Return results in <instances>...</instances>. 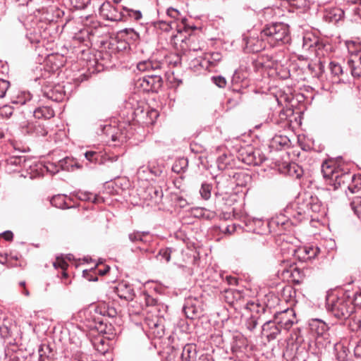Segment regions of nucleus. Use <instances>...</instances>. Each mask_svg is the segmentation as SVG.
Listing matches in <instances>:
<instances>
[{
  "mask_svg": "<svg viewBox=\"0 0 361 361\" xmlns=\"http://www.w3.org/2000/svg\"><path fill=\"white\" fill-rule=\"evenodd\" d=\"M327 310L340 320H349L348 325L353 331H357L361 327V320L353 316L355 307L349 295L343 294L336 299L327 300Z\"/></svg>",
  "mask_w": 361,
  "mask_h": 361,
  "instance_id": "nucleus-1",
  "label": "nucleus"
},
{
  "mask_svg": "<svg viewBox=\"0 0 361 361\" xmlns=\"http://www.w3.org/2000/svg\"><path fill=\"white\" fill-rule=\"evenodd\" d=\"M262 30V37L267 39L270 47L281 46L290 42L289 25L284 23L272 22L267 23Z\"/></svg>",
  "mask_w": 361,
  "mask_h": 361,
  "instance_id": "nucleus-2",
  "label": "nucleus"
},
{
  "mask_svg": "<svg viewBox=\"0 0 361 361\" xmlns=\"http://www.w3.org/2000/svg\"><path fill=\"white\" fill-rule=\"evenodd\" d=\"M298 211L293 212L291 209L289 215L297 221H301L310 212L319 213L322 209V203L317 196L312 195L310 193L305 194L304 197L298 203Z\"/></svg>",
  "mask_w": 361,
  "mask_h": 361,
  "instance_id": "nucleus-3",
  "label": "nucleus"
},
{
  "mask_svg": "<svg viewBox=\"0 0 361 361\" xmlns=\"http://www.w3.org/2000/svg\"><path fill=\"white\" fill-rule=\"evenodd\" d=\"M234 189L233 181L228 173L216 178V191L214 192L216 203L226 204Z\"/></svg>",
  "mask_w": 361,
  "mask_h": 361,
  "instance_id": "nucleus-4",
  "label": "nucleus"
},
{
  "mask_svg": "<svg viewBox=\"0 0 361 361\" xmlns=\"http://www.w3.org/2000/svg\"><path fill=\"white\" fill-rule=\"evenodd\" d=\"M244 50L247 53H257L264 49L268 44L267 39L262 37V30L257 33L252 32L249 36L243 38Z\"/></svg>",
  "mask_w": 361,
  "mask_h": 361,
  "instance_id": "nucleus-5",
  "label": "nucleus"
},
{
  "mask_svg": "<svg viewBox=\"0 0 361 361\" xmlns=\"http://www.w3.org/2000/svg\"><path fill=\"white\" fill-rule=\"evenodd\" d=\"M238 159L247 165L259 166L266 159L265 155L257 149L248 146L239 151Z\"/></svg>",
  "mask_w": 361,
  "mask_h": 361,
  "instance_id": "nucleus-6",
  "label": "nucleus"
},
{
  "mask_svg": "<svg viewBox=\"0 0 361 361\" xmlns=\"http://www.w3.org/2000/svg\"><path fill=\"white\" fill-rule=\"evenodd\" d=\"M36 100L33 99V96L28 92H22L16 97L13 99L9 104L4 105L1 109V114L6 118H10L13 113L15 106L13 105H24L28 102L34 103ZM33 104H32V105Z\"/></svg>",
  "mask_w": 361,
  "mask_h": 361,
  "instance_id": "nucleus-7",
  "label": "nucleus"
},
{
  "mask_svg": "<svg viewBox=\"0 0 361 361\" xmlns=\"http://www.w3.org/2000/svg\"><path fill=\"white\" fill-rule=\"evenodd\" d=\"M138 82L145 92H157L162 87L163 80L160 74L146 75Z\"/></svg>",
  "mask_w": 361,
  "mask_h": 361,
  "instance_id": "nucleus-8",
  "label": "nucleus"
},
{
  "mask_svg": "<svg viewBox=\"0 0 361 361\" xmlns=\"http://www.w3.org/2000/svg\"><path fill=\"white\" fill-rule=\"evenodd\" d=\"M274 318L279 326L286 330L290 329L296 322L295 313L291 308H287L283 311L276 312Z\"/></svg>",
  "mask_w": 361,
  "mask_h": 361,
  "instance_id": "nucleus-9",
  "label": "nucleus"
},
{
  "mask_svg": "<svg viewBox=\"0 0 361 361\" xmlns=\"http://www.w3.org/2000/svg\"><path fill=\"white\" fill-rule=\"evenodd\" d=\"M322 171L324 172V176L325 178H329L334 180L333 185L335 189L341 186L346 188V186L349 184L350 180H352V178L353 177V173H351L350 172H344L339 173V172L334 171L332 170L331 171V173L328 174L324 169Z\"/></svg>",
  "mask_w": 361,
  "mask_h": 361,
  "instance_id": "nucleus-10",
  "label": "nucleus"
},
{
  "mask_svg": "<svg viewBox=\"0 0 361 361\" xmlns=\"http://www.w3.org/2000/svg\"><path fill=\"white\" fill-rule=\"evenodd\" d=\"M33 99H35L36 101L33 103L32 105V102H28L27 104L30 106H32L33 108L30 110V112L33 114V116L35 118L41 119H49L54 116V111L49 106H44L41 105L40 104L35 107V103L39 102V100L37 99V98H35L33 97Z\"/></svg>",
  "mask_w": 361,
  "mask_h": 361,
  "instance_id": "nucleus-11",
  "label": "nucleus"
},
{
  "mask_svg": "<svg viewBox=\"0 0 361 361\" xmlns=\"http://www.w3.org/2000/svg\"><path fill=\"white\" fill-rule=\"evenodd\" d=\"M281 328L276 324V319L267 321L262 325V334L267 336L268 341L274 340L281 333Z\"/></svg>",
  "mask_w": 361,
  "mask_h": 361,
  "instance_id": "nucleus-12",
  "label": "nucleus"
},
{
  "mask_svg": "<svg viewBox=\"0 0 361 361\" xmlns=\"http://www.w3.org/2000/svg\"><path fill=\"white\" fill-rule=\"evenodd\" d=\"M233 181V185L245 187L251 182L252 177L243 171H236L228 173Z\"/></svg>",
  "mask_w": 361,
  "mask_h": 361,
  "instance_id": "nucleus-13",
  "label": "nucleus"
},
{
  "mask_svg": "<svg viewBox=\"0 0 361 361\" xmlns=\"http://www.w3.org/2000/svg\"><path fill=\"white\" fill-rule=\"evenodd\" d=\"M309 326L312 332L318 336H324L329 329V325L321 319H312L309 321Z\"/></svg>",
  "mask_w": 361,
  "mask_h": 361,
  "instance_id": "nucleus-14",
  "label": "nucleus"
},
{
  "mask_svg": "<svg viewBox=\"0 0 361 361\" xmlns=\"http://www.w3.org/2000/svg\"><path fill=\"white\" fill-rule=\"evenodd\" d=\"M101 9L102 11L109 9V13L106 15L107 20L112 22L123 21V10L118 11V9L110 3L103 4L101 6Z\"/></svg>",
  "mask_w": 361,
  "mask_h": 361,
  "instance_id": "nucleus-15",
  "label": "nucleus"
},
{
  "mask_svg": "<svg viewBox=\"0 0 361 361\" xmlns=\"http://www.w3.org/2000/svg\"><path fill=\"white\" fill-rule=\"evenodd\" d=\"M116 292L120 298L127 301L133 300L135 295L133 288L125 283H119L116 287Z\"/></svg>",
  "mask_w": 361,
  "mask_h": 361,
  "instance_id": "nucleus-16",
  "label": "nucleus"
},
{
  "mask_svg": "<svg viewBox=\"0 0 361 361\" xmlns=\"http://www.w3.org/2000/svg\"><path fill=\"white\" fill-rule=\"evenodd\" d=\"M268 224L259 219H247L245 221L246 231L256 233H263L266 229L262 226H267Z\"/></svg>",
  "mask_w": 361,
  "mask_h": 361,
  "instance_id": "nucleus-17",
  "label": "nucleus"
},
{
  "mask_svg": "<svg viewBox=\"0 0 361 361\" xmlns=\"http://www.w3.org/2000/svg\"><path fill=\"white\" fill-rule=\"evenodd\" d=\"M181 358L183 361H201L202 358L197 359L196 346L192 344H186L183 346Z\"/></svg>",
  "mask_w": 361,
  "mask_h": 361,
  "instance_id": "nucleus-18",
  "label": "nucleus"
},
{
  "mask_svg": "<svg viewBox=\"0 0 361 361\" xmlns=\"http://www.w3.org/2000/svg\"><path fill=\"white\" fill-rule=\"evenodd\" d=\"M147 197L146 199H150L154 204H159L161 202L164 192L160 186L151 185L147 188L146 190Z\"/></svg>",
  "mask_w": 361,
  "mask_h": 361,
  "instance_id": "nucleus-19",
  "label": "nucleus"
},
{
  "mask_svg": "<svg viewBox=\"0 0 361 361\" xmlns=\"http://www.w3.org/2000/svg\"><path fill=\"white\" fill-rule=\"evenodd\" d=\"M59 167L63 171H72L74 169H81L82 166L75 159L66 157L59 161Z\"/></svg>",
  "mask_w": 361,
  "mask_h": 361,
  "instance_id": "nucleus-20",
  "label": "nucleus"
},
{
  "mask_svg": "<svg viewBox=\"0 0 361 361\" xmlns=\"http://www.w3.org/2000/svg\"><path fill=\"white\" fill-rule=\"evenodd\" d=\"M85 159L87 161V162L85 164V166L90 169L93 168V166L92 164H101L102 163V157L103 155L102 152H95V151H87L84 154Z\"/></svg>",
  "mask_w": 361,
  "mask_h": 361,
  "instance_id": "nucleus-21",
  "label": "nucleus"
},
{
  "mask_svg": "<svg viewBox=\"0 0 361 361\" xmlns=\"http://www.w3.org/2000/svg\"><path fill=\"white\" fill-rule=\"evenodd\" d=\"M291 208H286L283 212H280V214H276L275 217L272 218L271 224L276 226H285L289 221H290V216H289Z\"/></svg>",
  "mask_w": 361,
  "mask_h": 361,
  "instance_id": "nucleus-22",
  "label": "nucleus"
},
{
  "mask_svg": "<svg viewBox=\"0 0 361 361\" xmlns=\"http://www.w3.org/2000/svg\"><path fill=\"white\" fill-rule=\"evenodd\" d=\"M39 361H54L55 352L49 345L42 344L39 350Z\"/></svg>",
  "mask_w": 361,
  "mask_h": 361,
  "instance_id": "nucleus-23",
  "label": "nucleus"
},
{
  "mask_svg": "<svg viewBox=\"0 0 361 361\" xmlns=\"http://www.w3.org/2000/svg\"><path fill=\"white\" fill-rule=\"evenodd\" d=\"M150 333L156 338H161L165 334L164 325L159 322V320H152L148 323Z\"/></svg>",
  "mask_w": 361,
  "mask_h": 361,
  "instance_id": "nucleus-24",
  "label": "nucleus"
},
{
  "mask_svg": "<svg viewBox=\"0 0 361 361\" xmlns=\"http://www.w3.org/2000/svg\"><path fill=\"white\" fill-rule=\"evenodd\" d=\"M285 173L290 176L300 178L303 174V169L295 162L287 164L284 168Z\"/></svg>",
  "mask_w": 361,
  "mask_h": 361,
  "instance_id": "nucleus-25",
  "label": "nucleus"
},
{
  "mask_svg": "<svg viewBox=\"0 0 361 361\" xmlns=\"http://www.w3.org/2000/svg\"><path fill=\"white\" fill-rule=\"evenodd\" d=\"M278 270V273L283 278L294 276L293 271H296V267L289 264L288 261H283Z\"/></svg>",
  "mask_w": 361,
  "mask_h": 361,
  "instance_id": "nucleus-26",
  "label": "nucleus"
},
{
  "mask_svg": "<svg viewBox=\"0 0 361 361\" xmlns=\"http://www.w3.org/2000/svg\"><path fill=\"white\" fill-rule=\"evenodd\" d=\"M188 166V160L185 157L177 159L172 166V171L176 173H182L185 172Z\"/></svg>",
  "mask_w": 361,
  "mask_h": 361,
  "instance_id": "nucleus-27",
  "label": "nucleus"
},
{
  "mask_svg": "<svg viewBox=\"0 0 361 361\" xmlns=\"http://www.w3.org/2000/svg\"><path fill=\"white\" fill-rule=\"evenodd\" d=\"M334 350L338 361H345L349 352L346 346L343 343H337L334 345Z\"/></svg>",
  "mask_w": 361,
  "mask_h": 361,
  "instance_id": "nucleus-28",
  "label": "nucleus"
},
{
  "mask_svg": "<svg viewBox=\"0 0 361 361\" xmlns=\"http://www.w3.org/2000/svg\"><path fill=\"white\" fill-rule=\"evenodd\" d=\"M90 319L92 321H89L87 326L90 329H96L98 331H103L104 329L103 326H104V323L103 319L99 317H95L91 315V312H90Z\"/></svg>",
  "mask_w": 361,
  "mask_h": 361,
  "instance_id": "nucleus-29",
  "label": "nucleus"
},
{
  "mask_svg": "<svg viewBox=\"0 0 361 361\" xmlns=\"http://www.w3.org/2000/svg\"><path fill=\"white\" fill-rule=\"evenodd\" d=\"M183 310L187 318L193 319L197 316L198 307L195 305L191 303L190 300H188L183 305Z\"/></svg>",
  "mask_w": 361,
  "mask_h": 361,
  "instance_id": "nucleus-30",
  "label": "nucleus"
},
{
  "mask_svg": "<svg viewBox=\"0 0 361 361\" xmlns=\"http://www.w3.org/2000/svg\"><path fill=\"white\" fill-rule=\"evenodd\" d=\"M75 196L82 201H89L93 203H98L100 199L97 195L89 192L78 191L75 192Z\"/></svg>",
  "mask_w": 361,
  "mask_h": 361,
  "instance_id": "nucleus-31",
  "label": "nucleus"
},
{
  "mask_svg": "<svg viewBox=\"0 0 361 361\" xmlns=\"http://www.w3.org/2000/svg\"><path fill=\"white\" fill-rule=\"evenodd\" d=\"M290 140L286 136L276 135L271 141V147L280 149V147H286L290 145Z\"/></svg>",
  "mask_w": 361,
  "mask_h": 361,
  "instance_id": "nucleus-32",
  "label": "nucleus"
},
{
  "mask_svg": "<svg viewBox=\"0 0 361 361\" xmlns=\"http://www.w3.org/2000/svg\"><path fill=\"white\" fill-rule=\"evenodd\" d=\"M96 312H98L99 314L108 317L110 318H114L117 315V311L116 308L109 305H104L103 307H99L95 310Z\"/></svg>",
  "mask_w": 361,
  "mask_h": 361,
  "instance_id": "nucleus-33",
  "label": "nucleus"
},
{
  "mask_svg": "<svg viewBox=\"0 0 361 361\" xmlns=\"http://www.w3.org/2000/svg\"><path fill=\"white\" fill-rule=\"evenodd\" d=\"M347 65L351 75L354 78H361V65L356 63L355 61L351 59L348 60Z\"/></svg>",
  "mask_w": 361,
  "mask_h": 361,
  "instance_id": "nucleus-34",
  "label": "nucleus"
},
{
  "mask_svg": "<svg viewBox=\"0 0 361 361\" xmlns=\"http://www.w3.org/2000/svg\"><path fill=\"white\" fill-rule=\"evenodd\" d=\"M123 21L127 20L129 18H133L135 20H138L142 18V14L140 10H133L127 7H123Z\"/></svg>",
  "mask_w": 361,
  "mask_h": 361,
  "instance_id": "nucleus-35",
  "label": "nucleus"
},
{
  "mask_svg": "<svg viewBox=\"0 0 361 361\" xmlns=\"http://www.w3.org/2000/svg\"><path fill=\"white\" fill-rule=\"evenodd\" d=\"M50 203L52 206L60 209H68L71 207L67 205L65 196L63 195H54L51 199Z\"/></svg>",
  "mask_w": 361,
  "mask_h": 361,
  "instance_id": "nucleus-36",
  "label": "nucleus"
},
{
  "mask_svg": "<svg viewBox=\"0 0 361 361\" xmlns=\"http://www.w3.org/2000/svg\"><path fill=\"white\" fill-rule=\"evenodd\" d=\"M352 180H350L349 184L346 186L352 193L357 192L361 188V175H353Z\"/></svg>",
  "mask_w": 361,
  "mask_h": 361,
  "instance_id": "nucleus-37",
  "label": "nucleus"
},
{
  "mask_svg": "<svg viewBox=\"0 0 361 361\" xmlns=\"http://www.w3.org/2000/svg\"><path fill=\"white\" fill-rule=\"evenodd\" d=\"M212 185L207 182H203L200 189L201 197L204 200H208L211 197Z\"/></svg>",
  "mask_w": 361,
  "mask_h": 361,
  "instance_id": "nucleus-38",
  "label": "nucleus"
},
{
  "mask_svg": "<svg viewBox=\"0 0 361 361\" xmlns=\"http://www.w3.org/2000/svg\"><path fill=\"white\" fill-rule=\"evenodd\" d=\"M102 133L109 135L111 137V140L113 141L120 140L121 135H118V133H114L115 127L111 126V125H104L102 126L101 128Z\"/></svg>",
  "mask_w": 361,
  "mask_h": 361,
  "instance_id": "nucleus-39",
  "label": "nucleus"
},
{
  "mask_svg": "<svg viewBox=\"0 0 361 361\" xmlns=\"http://www.w3.org/2000/svg\"><path fill=\"white\" fill-rule=\"evenodd\" d=\"M329 68L331 70V73L335 76H343L347 75V73L343 70V68L341 65L336 61H331L329 63Z\"/></svg>",
  "mask_w": 361,
  "mask_h": 361,
  "instance_id": "nucleus-40",
  "label": "nucleus"
},
{
  "mask_svg": "<svg viewBox=\"0 0 361 361\" xmlns=\"http://www.w3.org/2000/svg\"><path fill=\"white\" fill-rule=\"evenodd\" d=\"M30 130L32 131L35 136L37 137H44L47 135V130L44 128V125L40 123H35L30 127Z\"/></svg>",
  "mask_w": 361,
  "mask_h": 361,
  "instance_id": "nucleus-41",
  "label": "nucleus"
},
{
  "mask_svg": "<svg viewBox=\"0 0 361 361\" xmlns=\"http://www.w3.org/2000/svg\"><path fill=\"white\" fill-rule=\"evenodd\" d=\"M351 209L354 214L358 217L361 218V197H355L353 198L350 204Z\"/></svg>",
  "mask_w": 361,
  "mask_h": 361,
  "instance_id": "nucleus-42",
  "label": "nucleus"
},
{
  "mask_svg": "<svg viewBox=\"0 0 361 361\" xmlns=\"http://www.w3.org/2000/svg\"><path fill=\"white\" fill-rule=\"evenodd\" d=\"M231 158L226 154L219 156L217 159L216 163L219 170H226L230 167L229 161Z\"/></svg>",
  "mask_w": 361,
  "mask_h": 361,
  "instance_id": "nucleus-43",
  "label": "nucleus"
},
{
  "mask_svg": "<svg viewBox=\"0 0 361 361\" xmlns=\"http://www.w3.org/2000/svg\"><path fill=\"white\" fill-rule=\"evenodd\" d=\"M128 238L130 242L137 243L138 242H142L146 243L148 240L142 238V233L140 231H134L128 234Z\"/></svg>",
  "mask_w": 361,
  "mask_h": 361,
  "instance_id": "nucleus-44",
  "label": "nucleus"
},
{
  "mask_svg": "<svg viewBox=\"0 0 361 361\" xmlns=\"http://www.w3.org/2000/svg\"><path fill=\"white\" fill-rule=\"evenodd\" d=\"M55 91L56 92V93H54V90H52L51 92L47 93V97L55 102H60L63 100L64 97V94L57 89H56Z\"/></svg>",
  "mask_w": 361,
  "mask_h": 361,
  "instance_id": "nucleus-45",
  "label": "nucleus"
},
{
  "mask_svg": "<svg viewBox=\"0 0 361 361\" xmlns=\"http://www.w3.org/2000/svg\"><path fill=\"white\" fill-rule=\"evenodd\" d=\"M171 248L165 247L159 250L158 255H159L161 259H164L166 262H169L171 259Z\"/></svg>",
  "mask_w": 361,
  "mask_h": 361,
  "instance_id": "nucleus-46",
  "label": "nucleus"
},
{
  "mask_svg": "<svg viewBox=\"0 0 361 361\" xmlns=\"http://www.w3.org/2000/svg\"><path fill=\"white\" fill-rule=\"evenodd\" d=\"M137 68L140 71H151V68H153L152 65V60L143 61L139 62L137 66Z\"/></svg>",
  "mask_w": 361,
  "mask_h": 361,
  "instance_id": "nucleus-47",
  "label": "nucleus"
},
{
  "mask_svg": "<svg viewBox=\"0 0 361 361\" xmlns=\"http://www.w3.org/2000/svg\"><path fill=\"white\" fill-rule=\"evenodd\" d=\"M71 4L77 9H84L88 4H90L91 0H71Z\"/></svg>",
  "mask_w": 361,
  "mask_h": 361,
  "instance_id": "nucleus-48",
  "label": "nucleus"
},
{
  "mask_svg": "<svg viewBox=\"0 0 361 361\" xmlns=\"http://www.w3.org/2000/svg\"><path fill=\"white\" fill-rule=\"evenodd\" d=\"M319 252V247H305L304 252L307 255V259H314Z\"/></svg>",
  "mask_w": 361,
  "mask_h": 361,
  "instance_id": "nucleus-49",
  "label": "nucleus"
},
{
  "mask_svg": "<svg viewBox=\"0 0 361 361\" xmlns=\"http://www.w3.org/2000/svg\"><path fill=\"white\" fill-rule=\"evenodd\" d=\"M211 80L220 88L224 87L226 85V80L221 75L212 76Z\"/></svg>",
  "mask_w": 361,
  "mask_h": 361,
  "instance_id": "nucleus-50",
  "label": "nucleus"
},
{
  "mask_svg": "<svg viewBox=\"0 0 361 361\" xmlns=\"http://www.w3.org/2000/svg\"><path fill=\"white\" fill-rule=\"evenodd\" d=\"M9 86L10 82L8 80L0 79V98H3L6 95Z\"/></svg>",
  "mask_w": 361,
  "mask_h": 361,
  "instance_id": "nucleus-51",
  "label": "nucleus"
},
{
  "mask_svg": "<svg viewBox=\"0 0 361 361\" xmlns=\"http://www.w3.org/2000/svg\"><path fill=\"white\" fill-rule=\"evenodd\" d=\"M129 35L130 38L133 41H137L140 39V35L133 28H125L121 31Z\"/></svg>",
  "mask_w": 361,
  "mask_h": 361,
  "instance_id": "nucleus-52",
  "label": "nucleus"
},
{
  "mask_svg": "<svg viewBox=\"0 0 361 361\" xmlns=\"http://www.w3.org/2000/svg\"><path fill=\"white\" fill-rule=\"evenodd\" d=\"M142 298L147 306H154L157 304V300L149 295L147 293H143Z\"/></svg>",
  "mask_w": 361,
  "mask_h": 361,
  "instance_id": "nucleus-53",
  "label": "nucleus"
},
{
  "mask_svg": "<svg viewBox=\"0 0 361 361\" xmlns=\"http://www.w3.org/2000/svg\"><path fill=\"white\" fill-rule=\"evenodd\" d=\"M317 40H314V42H312L310 37L305 36L303 37V48L305 49L309 50L310 48L313 47L314 45L317 44Z\"/></svg>",
  "mask_w": 361,
  "mask_h": 361,
  "instance_id": "nucleus-54",
  "label": "nucleus"
},
{
  "mask_svg": "<svg viewBox=\"0 0 361 361\" xmlns=\"http://www.w3.org/2000/svg\"><path fill=\"white\" fill-rule=\"evenodd\" d=\"M166 13L169 17L176 20H178L180 16L179 11L172 7H170L167 9Z\"/></svg>",
  "mask_w": 361,
  "mask_h": 361,
  "instance_id": "nucleus-55",
  "label": "nucleus"
},
{
  "mask_svg": "<svg viewBox=\"0 0 361 361\" xmlns=\"http://www.w3.org/2000/svg\"><path fill=\"white\" fill-rule=\"evenodd\" d=\"M74 361H90L88 356L83 353H77L74 355Z\"/></svg>",
  "mask_w": 361,
  "mask_h": 361,
  "instance_id": "nucleus-56",
  "label": "nucleus"
},
{
  "mask_svg": "<svg viewBox=\"0 0 361 361\" xmlns=\"http://www.w3.org/2000/svg\"><path fill=\"white\" fill-rule=\"evenodd\" d=\"M152 65L153 68H151V71L161 72L162 65H163L162 63H161L160 61L152 60Z\"/></svg>",
  "mask_w": 361,
  "mask_h": 361,
  "instance_id": "nucleus-57",
  "label": "nucleus"
},
{
  "mask_svg": "<svg viewBox=\"0 0 361 361\" xmlns=\"http://www.w3.org/2000/svg\"><path fill=\"white\" fill-rule=\"evenodd\" d=\"M352 300L355 307V306L361 307V293H355Z\"/></svg>",
  "mask_w": 361,
  "mask_h": 361,
  "instance_id": "nucleus-58",
  "label": "nucleus"
},
{
  "mask_svg": "<svg viewBox=\"0 0 361 361\" xmlns=\"http://www.w3.org/2000/svg\"><path fill=\"white\" fill-rule=\"evenodd\" d=\"M27 37L31 43H39L40 42V35H33L32 32L27 35Z\"/></svg>",
  "mask_w": 361,
  "mask_h": 361,
  "instance_id": "nucleus-59",
  "label": "nucleus"
},
{
  "mask_svg": "<svg viewBox=\"0 0 361 361\" xmlns=\"http://www.w3.org/2000/svg\"><path fill=\"white\" fill-rule=\"evenodd\" d=\"M47 170L51 173H55L59 171L60 168L59 167V164L57 165L49 164L47 166Z\"/></svg>",
  "mask_w": 361,
  "mask_h": 361,
  "instance_id": "nucleus-60",
  "label": "nucleus"
},
{
  "mask_svg": "<svg viewBox=\"0 0 361 361\" xmlns=\"http://www.w3.org/2000/svg\"><path fill=\"white\" fill-rule=\"evenodd\" d=\"M8 163L11 165L19 166V165H20V157H11L8 159Z\"/></svg>",
  "mask_w": 361,
  "mask_h": 361,
  "instance_id": "nucleus-61",
  "label": "nucleus"
},
{
  "mask_svg": "<svg viewBox=\"0 0 361 361\" xmlns=\"http://www.w3.org/2000/svg\"><path fill=\"white\" fill-rule=\"evenodd\" d=\"M50 11L54 13V16L57 18H61L64 15V12L56 8H51Z\"/></svg>",
  "mask_w": 361,
  "mask_h": 361,
  "instance_id": "nucleus-62",
  "label": "nucleus"
},
{
  "mask_svg": "<svg viewBox=\"0 0 361 361\" xmlns=\"http://www.w3.org/2000/svg\"><path fill=\"white\" fill-rule=\"evenodd\" d=\"M2 235L7 241H11L13 238V233L11 231H6L2 233Z\"/></svg>",
  "mask_w": 361,
  "mask_h": 361,
  "instance_id": "nucleus-63",
  "label": "nucleus"
},
{
  "mask_svg": "<svg viewBox=\"0 0 361 361\" xmlns=\"http://www.w3.org/2000/svg\"><path fill=\"white\" fill-rule=\"evenodd\" d=\"M241 80V78L240 77V73L238 72H235L233 77H232V82L233 84H237Z\"/></svg>",
  "mask_w": 361,
  "mask_h": 361,
  "instance_id": "nucleus-64",
  "label": "nucleus"
}]
</instances>
